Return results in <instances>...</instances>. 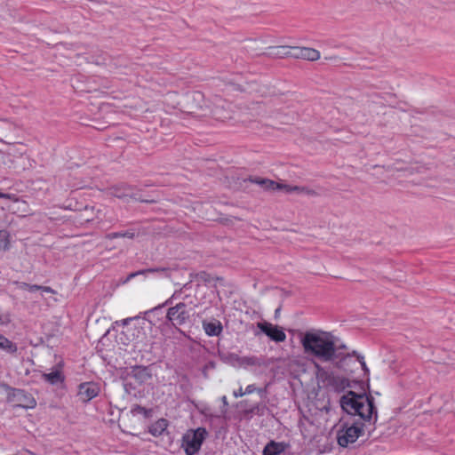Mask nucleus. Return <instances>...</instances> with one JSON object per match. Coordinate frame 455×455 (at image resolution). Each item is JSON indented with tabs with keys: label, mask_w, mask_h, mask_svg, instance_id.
<instances>
[{
	"label": "nucleus",
	"mask_w": 455,
	"mask_h": 455,
	"mask_svg": "<svg viewBox=\"0 0 455 455\" xmlns=\"http://www.w3.org/2000/svg\"><path fill=\"white\" fill-rule=\"evenodd\" d=\"M300 343L305 354L314 356L322 363H331L339 370H345V363L350 358L349 354L338 352L333 337L329 332L307 331L302 335Z\"/></svg>",
	"instance_id": "1"
},
{
	"label": "nucleus",
	"mask_w": 455,
	"mask_h": 455,
	"mask_svg": "<svg viewBox=\"0 0 455 455\" xmlns=\"http://www.w3.org/2000/svg\"><path fill=\"white\" fill-rule=\"evenodd\" d=\"M340 406L350 415H358L363 421L374 425L378 419V411L371 395L356 394L348 391L340 398Z\"/></svg>",
	"instance_id": "2"
},
{
	"label": "nucleus",
	"mask_w": 455,
	"mask_h": 455,
	"mask_svg": "<svg viewBox=\"0 0 455 455\" xmlns=\"http://www.w3.org/2000/svg\"><path fill=\"white\" fill-rule=\"evenodd\" d=\"M24 147L21 144H19L8 151H1L0 150V165L13 170H25L27 165L25 164V161H29L28 157L24 156Z\"/></svg>",
	"instance_id": "3"
},
{
	"label": "nucleus",
	"mask_w": 455,
	"mask_h": 455,
	"mask_svg": "<svg viewBox=\"0 0 455 455\" xmlns=\"http://www.w3.org/2000/svg\"><path fill=\"white\" fill-rule=\"evenodd\" d=\"M363 423H343L337 433L338 443L342 447H347L349 443H355L363 434Z\"/></svg>",
	"instance_id": "4"
},
{
	"label": "nucleus",
	"mask_w": 455,
	"mask_h": 455,
	"mask_svg": "<svg viewBox=\"0 0 455 455\" xmlns=\"http://www.w3.org/2000/svg\"><path fill=\"white\" fill-rule=\"evenodd\" d=\"M207 435L205 428L198 427L196 430L189 431L183 435L182 447L187 455H195L202 446Z\"/></svg>",
	"instance_id": "5"
},
{
	"label": "nucleus",
	"mask_w": 455,
	"mask_h": 455,
	"mask_svg": "<svg viewBox=\"0 0 455 455\" xmlns=\"http://www.w3.org/2000/svg\"><path fill=\"white\" fill-rule=\"evenodd\" d=\"M166 318L171 322L172 325L182 333L179 326L185 324L190 318V313L188 310V306L184 302H180L167 310Z\"/></svg>",
	"instance_id": "6"
},
{
	"label": "nucleus",
	"mask_w": 455,
	"mask_h": 455,
	"mask_svg": "<svg viewBox=\"0 0 455 455\" xmlns=\"http://www.w3.org/2000/svg\"><path fill=\"white\" fill-rule=\"evenodd\" d=\"M111 195L120 198V199H125V198H132L136 201L145 202V203H155L156 200L155 199H144L138 196L137 190L135 188L126 185V184H120L114 186L110 188Z\"/></svg>",
	"instance_id": "7"
},
{
	"label": "nucleus",
	"mask_w": 455,
	"mask_h": 455,
	"mask_svg": "<svg viewBox=\"0 0 455 455\" xmlns=\"http://www.w3.org/2000/svg\"><path fill=\"white\" fill-rule=\"evenodd\" d=\"M230 104L226 102L223 99L220 97H215L212 101V107L208 108L207 112H209L214 118L218 120H225L231 117L229 115L228 108H229Z\"/></svg>",
	"instance_id": "8"
},
{
	"label": "nucleus",
	"mask_w": 455,
	"mask_h": 455,
	"mask_svg": "<svg viewBox=\"0 0 455 455\" xmlns=\"http://www.w3.org/2000/svg\"><path fill=\"white\" fill-rule=\"evenodd\" d=\"M257 327L275 342H283L286 339L284 331L277 325H273L267 322H259L257 323Z\"/></svg>",
	"instance_id": "9"
},
{
	"label": "nucleus",
	"mask_w": 455,
	"mask_h": 455,
	"mask_svg": "<svg viewBox=\"0 0 455 455\" xmlns=\"http://www.w3.org/2000/svg\"><path fill=\"white\" fill-rule=\"evenodd\" d=\"M100 393V387L95 382H84L78 386L77 397L82 403H88Z\"/></svg>",
	"instance_id": "10"
},
{
	"label": "nucleus",
	"mask_w": 455,
	"mask_h": 455,
	"mask_svg": "<svg viewBox=\"0 0 455 455\" xmlns=\"http://www.w3.org/2000/svg\"><path fill=\"white\" fill-rule=\"evenodd\" d=\"M291 50H292L291 57L295 59L315 61L319 60L321 56L319 51L310 47L292 46Z\"/></svg>",
	"instance_id": "11"
},
{
	"label": "nucleus",
	"mask_w": 455,
	"mask_h": 455,
	"mask_svg": "<svg viewBox=\"0 0 455 455\" xmlns=\"http://www.w3.org/2000/svg\"><path fill=\"white\" fill-rule=\"evenodd\" d=\"M12 397L18 405L23 408H34L36 405L35 398L27 391L19 388L12 389Z\"/></svg>",
	"instance_id": "12"
},
{
	"label": "nucleus",
	"mask_w": 455,
	"mask_h": 455,
	"mask_svg": "<svg viewBox=\"0 0 455 455\" xmlns=\"http://www.w3.org/2000/svg\"><path fill=\"white\" fill-rule=\"evenodd\" d=\"M150 327V321H143L140 326L127 328L125 333L132 338V340L135 341L137 344H141L146 342L145 330Z\"/></svg>",
	"instance_id": "13"
},
{
	"label": "nucleus",
	"mask_w": 455,
	"mask_h": 455,
	"mask_svg": "<svg viewBox=\"0 0 455 455\" xmlns=\"http://www.w3.org/2000/svg\"><path fill=\"white\" fill-rule=\"evenodd\" d=\"M192 111L202 110V115H207L209 106L206 104L204 95L200 92H194L188 97Z\"/></svg>",
	"instance_id": "14"
},
{
	"label": "nucleus",
	"mask_w": 455,
	"mask_h": 455,
	"mask_svg": "<svg viewBox=\"0 0 455 455\" xmlns=\"http://www.w3.org/2000/svg\"><path fill=\"white\" fill-rule=\"evenodd\" d=\"M203 328L208 336H219L222 331V324L219 320L204 321Z\"/></svg>",
	"instance_id": "15"
},
{
	"label": "nucleus",
	"mask_w": 455,
	"mask_h": 455,
	"mask_svg": "<svg viewBox=\"0 0 455 455\" xmlns=\"http://www.w3.org/2000/svg\"><path fill=\"white\" fill-rule=\"evenodd\" d=\"M132 375L140 382L144 383L151 379V372L148 367L135 366L132 368Z\"/></svg>",
	"instance_id": "16"
},
{
	"label": "nucleus",
	"mask_w": 455,
	"mask_h": 455,
	"mask_svg": "<svg viewBox=\"0 0 455 455\" xmlns=\"http://www.w3.org/2000/svg\"><path fill=\"white\" fill-rule=\"evenodd\" d=\"M327 386L331 387L336 392H341L349 385L348 380L346 378L336 376L333 374Z\"/></svg>",
	"instance_id": "17"
},
{
	"label": "nucleus",
	"mask_w": 455,
	"mask_h": 455,
	"mask_svg": "<svg viewBox=\"0 0 455 455\" xmlns=\"http://www.w3.org/2000/svg\"><path fill=\"white\" fill-rule=\"evenodd\" d=\"M148 273H160L162 275H164V276H170V269L168 268H147V269H142V270H139L137 272H132L131 274L128 275V276L126 277V279L124 281V283L129 282L131 279H132L133 277L139 275H146Z\"/></svg>",
	"instance_id": "18"
},
{
	"label": "nucleus",
	"mask_w": 455,
	"mask_h": 455,
	"mask_svg": "<svg viewBox=\"0 0 455 455\" xmlns=\"http://www.w3.org/2000/svg\"><path fill=\"white\" fill-rule=\"evenodd\" d=\"M315 368L316 379L327 386L329 384L333 373L327 371L325 368H323L317 363H315Z\"/></svg>",
	"instance_id": "19"
},
{
	"label": "nucleus",
	"mask_w": 455,
	"mask_h": 455,
	"mask_svg": "<svg viewBox=\"0 0 455 455\" xmlns=\"http://www.w3.org/2000/svg\"><path fill=\"white\" fill-rule=\"evenodd\" d=\"M250 181L259 185L267 190H280L281 188V183H276L274 180L267 179L254 178L250 179Z\"/></svg>",
	"instance_id": "20"
},
{
	"label": "nucleus",
	"mask_w": 455,
	"mask_h": 455,
	"mask_svg": "<svg viewBox=\"0 0 455 455\" xmlns=\"http://www.w3.org/2000/svg\"><path fill=\"white\" fill-rule=\"evenodd\" d=\"M167 427V419H160L149 427V433L154 436H159L166 430Z\"/></svg>",
	"instance_id": "21"
},
{
	"label": "nucleus",
	"mask_w": 455,
	"mask_h": 455,
	"mask_svg": "<svg viewBox=\"0 0 455 455\" xmlns=\"http://www.w3.org/2000/svg\"><path fill=\"white\" fill-rule=\"evenodd\" d=\"M284 451V445L282 443H275L271 441L267 443L264 450L263 455H278Z\"/></svg>",
	"instance_id": "22"
},
{
	"label": "nucleus",
	"mask_w": 455,
	"mask_h": 455,
	"mask_svg": "<svg viewBox=\"0 0 455 455\" xmlns=\"http://www.w3.org/2000/svg\"><path fill=\"white\" fill-rule=\"evenodd\" d=\"M0 350L13 355L17 352L18 347L15 343L8 339L4 335L0 334Z\"/></svg>",
	"instance_id": "23"
},
{
	"label": "nucleus",
	"mask_w": 455,
	"mask_h": 455,
	"mask_svg": "<svg viewBox=\"0 0 455 455\" xmlns=\"http://www.w3.org/2000/svg\"><path fill=\"white\" fill-rule=\"evenodd\" d=\"M42 377L45 381L52 385H56L64 381V376L59 370H55L50 373H44Z\"/></svg>",
	"instance_id": "24"
},
{
	"label": "nucleus",
	"mask_w": 455,
	"mask_h": 455,
	"mask_svg": "<svg viewBox=\"0 0 455 455\" xmlns=\"http://www.w3.org/2000/svg\"><path fill=\"white\" fill-rule=\"evenodd\" d=\"M16 130V125L8 121V120H1L0 119V135L4 137H8L10 134L14 132Z\"/></svg>",
	"instance_id": "25"
},
{
	"label": "nucleus",
	"mask_w": 455,
	"mask_h": 455,
	"mask_svg": "<svg viewBox=\"0 0 455 455\" xmlns=\"http://www.w3.org/2000/svg\"><path fill=\"white\" fill-rule=\"evenodd\" d=\"M280 190H283L287 194H291V193H307V194H310V195L315 194L314 191H311L303 187L290 186V185L282 184V183H281Z\"/></svg>",
	"instance_id": "26"
},
{
	"label": "nucleus",
	"mask_w": 455,
	"mask_h": 455,
	"mask_svg": "<svg viewBox=\"0 0 455 455\" xmlns=\"http://www.w3.org/2000/svg\"><path fill=\"white\" fill-rule=\"evenodd\" d=\"M291 46H286V45L270 47V49H273L275 51V52H272L271 54H273L274 56H276V57H291L292 50H291Z\"/></svg>",
	"instance_id": "27"
},
{
	"label": "nucleus",
	"mask_w": 455,
	"mask_h": 455,
	"mask_svg": "<svg viewBox=\"0 0 455 455\" xmlns=\"http://www.w3.org/2000/svg\"><path fill=\"white\" fill-rule=\"evenodd\" d=\"M135 236H136V233L134 230H127V231H124V232H114V233L108 234L106 235V238L109 239V240L115 239V238H120V237L133 239Z\"/></svg>",
	"instance_id": "28"
},
{
	"label": "nucleus",
	"mask_w": 455,
	"mask_h": 455,
	"mask_svg": "<svg viewBox=\"0 0 455 455\" xmlns=\"http://www.w3.org/2000/svg\"><path fill=\"white\" fill-rule=\"evenodd\" d=\"M240 365H258L259 364V360L255 356H244L238 357L235 355Z\"/></svg>",
	"instance_id": "29"
},
{
	"label": "nucleus",
	"mask_w": 455,
	"mask_h": 455,
	"mask_svg": "<svg viewBox=\"0 0 455 455\" xmlns=\"http://www.w3.org/2000/svg\"><path fill=\"white\" fill-rule=\"evenodd\" d=\"M196 277L205 283H212L213 281H223L222 277H212L210 274L204 271L198 273Z\"/></svg>",
	"instance_id": "30"
},
{
	"label": "nucleus",
	"mask_w": 455,
	"mask_h": 455,
	"mask_svg": "<svg viewBox=\"0 0 455 455\" xmlns=\"http://www.w3.org/2000/svg\"><path fill=\"white\" fill-rule=\"evenodd\" d=\"M9 249V233L6 230H0V251Z\"/></svg>",
	"instance_id": "31"
},
{
	"label": "nucleus",
	"mask_w": 455,
	"mask_h": 455,
	"mask_svg": "<svg viewBox=\"0 0 455 455\" xmlns=\"http://www.w3.org/2000/svg\"><path fill=\"white\" fill-rule=\"evenodd\" d=\"M131 412L133 415L143 414L146 418H148L150 415V411L137 404L132 408Z\"/></svg>",
	"instance_id": "32"
},
{
	"label": "nucleus",
	"mask_w": 455,
	"mask_h": 455,
	"mask_svg": "<svg viewBox=\"0 0 455 455\" xmlns=\"http://www.w3.org/2000/svg\"><path fill=\"white\" fill-rule=\"evenodd\" d=\"M357 360H358L359 363L361 364L362 369L364 371V373L366 375H369L370 371H369V369H368V367H367V365H366V363L364 362L363 356V355H357Z\"/></svg>",
	"instance_id": "33"
},
{
	"label": "nucleus",
	"mask_w": 455,
	"mask_h": 455,
	"mask_svg": "<svg viewBox=\"0 0 455 455\" xmlns=\"http://www.w3.org/2000/svg\"><path fill=\"white\" fill-rule=\"evenodd\" d=\"M40 291H41V296L43 297V293L46 292V293H52L54 294L55 293V291L52 290L51 287L49 286H41L40 285Z\"/></svg>",
	"instance_id": "34"
},
{
	"label": "nucleus",
	"mask_w": 455,
	"mask_h": 455,
	"mask_svg": "<svg viewBox=\"0 0 455 455\" xmlns=\"http://www.w3.org/2000/svg\"><path fill=\"white\" fill-rule=\"evenodd\" d=\"M181 291H182V289H180V291H176L172 296L168 299L166 300L165 304H171L172 299L178 298L180 294H181Z\"/></svg>",
	"instance_id": "35"
},
{
	"label": "nucleus",
	"mask_w": 455,
	"mask_h": 455,
	"mask_svg": "<svg viewBox=\"0 0 455 455\" xmlns=\"http://www.w3.org/2000/svg\"><path fill=\"white\" fill-rule=\"evenodd\" d=\"M256 387L254 385H248L244 390V394L247 395V394H251L253 393L254 391H256Z\"/></svg>",
	"instance_id": "36"
},
{
	"label": "nucleus",
	"mask_w": 455,
	"mask_h": 455,
	"mask_svg": "<svg viewBox=\"0 0 455 455\" xmlns=\"http://www.w3.org/2000/svg\"><path fill=\"white\" fill-rule=\"evenodd\" d=\"M28 291L29 292H36L37 291H40V285L30 284Z\"/></svg>",
	"instance_id": "37"
},
{
	"label": "nucleus",
	"mask_w": 455,
	"mask_h": 455,
	"mask_svg": "<svg viewBox=\"0 0 455 455\" xmlns=\"http://www.w3.org/2000/svg\"><path fill=\"white\" fill-rule=\"evenodd\" d=\"M29 283H18V287L19 289L20 290H25V291H28V287H29Z\"/></svg>",
	"instance_id": "38"
},
{
	"label": "nucleus",
	"mask_w": 455,
	"mask_h": 455,
	"mask_svg": "<svg viewBox=\"0 0 455 455\" xmlns=\"http://www.w3.org/2000/svg\"><path fill=\"white\" fill-rule=\"evenodd\" d=\"M350 355V357L352 356H356L357 355H360L356 351H353L352 353H348ZM351 361V358H349L348 360H347V362L345 363V370L344 371H347V368L346 366L348 364V363Z\"/></svg>",
	"instance_id": "39"
},
{
	"label": "nucleus",
	"mask_w": 455,
	"mask_h": 455,
	"mask_svg": "<svg viewBox=\"0 0 455 455\" xmlns=\"http://www.w3.org/2000/svg\"><path fill=\"white\" fill-rule=\"evenodd\" d=\"M245 395V394H244V391H243V388H242V387H240V388H239L238 390H236V391H234V395H235V397L243 396V395Z\"/></svg>",
	"instance_id": "40"
},
{
	"label": "nucleus",
	"mask_w": 455,
	"mask_h": 455,
	"mask_svg": "<svg viewBox=\"0 0 455 455\" xmlns=\"http://www.w3.org/2000/svg\"><path fill=\"white\" fill-rule=\"evenodd\" d=\"M257 391H258V393L259 394V395L261 397L265 396V394H266V390L265 389L259 388V389H257Z\"/></svg>",
	"instance_id": "41"
},
{
	"label": "nucleus",
	"mask_w": 455,
	"mask_h": 455,
	"mask_svg": "<svg viewBox=\"0 0 455 455\" xmlns=\"http://www.w3.org/2000/svg\"><path fill=\"white\" fill-rule=\"evenodd\" d=\"M324 60H337L338 57L337 56L324 57Z\"/></svg>",
	"instance_id": "42"
},
{
	"label": "nucleus",
	"mask_w": 455,
	"mask_h": 455,
	"mask_svg": "<svg viewBox=\"0 0 455 455\" xmlns=\"http://www.w3.org/2000/svg\"><path fill=\"white\" fill-rule=\"evenodd\" d=\"M132 320H133V318H132V317H129V318H126V319L123 320V325L128 324V323L132 321Z\"/></svg>",
	"instance_id": "43"
},
{
	"label": "nucleus",
	"mask_w": 455,
	"mask_h": 455,
	"mask_svg": "<svg viewBox=\"0 0 455 455\" xmlns=\"http://www.w3.org/2000/svg\"><path fill=\"white\" fill-rule=\"evenodd\" d=\"M0 197H3V198H10V195L4 194V193H0Z\"/></svg>",
	"instance_id": "44"
},
{
	"label": "nucleus",
	"mask_w": 455,
	"mask_h": 455,
	"mask_svg": "<svg viewBox=\"0 0 455 455\" xmlns=\"http://www.w3.org/2000/svg\"><path fill=\"white\" fill-rule=\"evenodd\" d=\"M280 310H281V308H280V307H278V308H276V309H275V317H277V315L279 314Z\"/></svg>",
	"instance_id": "45"
},
{
	"label": "nucleus",
	"mask_w": 455,
	"mask_h": 455,
	"mask_svg": "<svg viewBox=\"0 0 455 455\" xmlns=\"http://www.w3.org/2000/svg\"><path fill=\"white\" fill-rule=\"evenodd\" d=\"M337 348H338V351H339V349H345V348H346V346H345V345H341V346L337 347Z\"/></svg>",
	"instance_id": "46"
},
{
	"label": "nucleus",
	"mask_w": 455,
	"mask_h": 455,
	"mask_svg": "<svg viewBox=\"0 0 455 455\" xmlns=\"http://www.w3.org/2000/svg\"><path fill=\"white\" fill-rule=\"evenodd\" d=\"M222 401H223L224 404H228V401H227V397L226 396L222 397Z\"/></svg>",
	"instance_id": "47"
},
{
	"label": "nucleus",
	"mask_w": 455,
	"mask_h": 455,
	"mask_svg": "<svg viewBox=\"0 0 455 455\" xmlns=\"http://www.w3.org/2000/svg\"><path fill=\"white\" fill-rule=\"evenodd\" d=\"M5 322L4 321L3 317L0 315V324H4Z\"/></svg>",
	"instance_id": "48"
},
{
	"label": "nucleus",
	"mask_w": 455,
	"mask_h": 455,
	"mask_svg": "<svg viewBox=\"0 0 455 455\" xmlns=\"http://www.w3.org/2000/svg\"><path fill=\"white\" fill-rule=\"evenodd\" d=\"M100 212V210H98V211H97V215H98Z\"/></svg>",
	"instance_id": "49"
},
{
	"label": "nucleus",
	"mask_w": 455,
	"mask_h": 455,
	"mask_svg": "<svg viewBox=\"0 0 455 455\" xmlns=\"http://www.w3.org/2000/svg\"><path fill=\"white\" fill-rule=\"evenodd\" d=\"M0 141H3V140L0 138Z\"/></svg>",
	"instance_id": "50"
}]
</instances>
